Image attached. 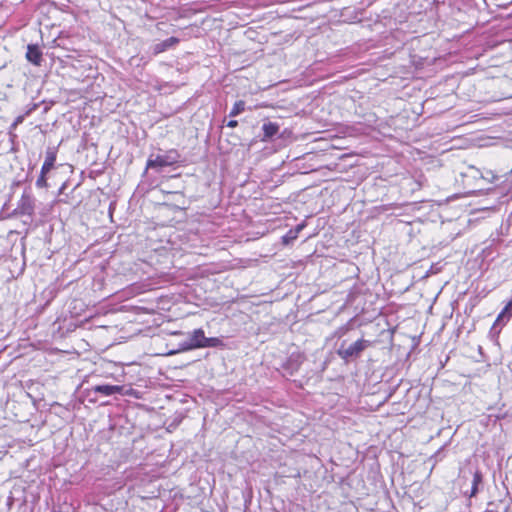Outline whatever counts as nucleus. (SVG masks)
I'll return each instance as SVG.
<instances>
[{
	"label": "nucleus",
	"instance_id": "nucleus-13",
	"mask_svg": "<svg viewBox=\"0 0 512 512\" xmlns=\"http://www.w3.org/2000/svg\"><path fill=\"white\" fill-rule=\"evenodd\" d=\"M297 231H292V229H290L284 236H283V242L285 244H289L290 242L294 241L295 239H297Z\"/></svg>",
	"mask_w": 512,
	"mask_h": 512
},
{
	"label": "nucleus",
	"instance_id": "nucleus-8",
	"mask_svg": "<svg viewBox=\"0 0 512 512\" xmlns=\"http://www.w3.org/2000/svg\"><path fill=\"white\" fill-rule=\"evenodd\" d=\"M178 43H179L178 38L169 37V38L153 45V47H152L153 54L158 55V54L166 51L167 49L175 46Z\"/></svg>",
	"mask_w": 512,
	"mask_h": 512
},
{
	"label": "nucleus",
	"instance_id": "nucleus-1",
	"mask_svg": "<svg viewBox=\"0 0 512 512\" xmlns=\"http://www.w3.org/2000/svg\"><path fill=\"white\" fill-rule=\"evenodd\" d=\"M180 155L177 150L171 149L166 151L164 154H158L156 156L151 155L146 163V169H156L159 171L164 167H169L179 162Z\"/></svg>",
	"mask_w": 512,
	"mask_h": 512
},
{
	"label": "nucleus",
	"instance_id": "nucleus-16",
	"mask_svg": "<svg viewBox=\"0 0 512 512\" xmlns=\"http://www.w3.org/2000/svg\"><path fill=\"white\" fill-rule=\"evenodd\" d=\"M304 228V224H299L297 225L294 229H292V231H297V235L299 234V232Z\"/></svg>",
	"mask_w": 512,
	"mask_h": 512
},
{
	"label": "nucleus",
	"instance_id": "nucleus-14",
	"mask_svg": "<svg viewBox=\"0 0 512 512\" xmlns=\"http://www.w3.org/2000/svg\"><path fill=\"white\" fill-rule=\"evenodd\" d=\"M46 175L47 174H42V171L40 172V175H39L38 179L36 180L37 188H47L48 187Z\"/></svg>",
	"mask_w": 512,
	"mask_h": 512
},
{
	"label": "nucleus",
	"instance_id": "nucleus-7",
	"mask_svg": "<svg viewBox=\"0 0 512 512\" xmlns=\"http://www.w3.org/2000/svg\"><path fill=\"white\" fill-rule=\"evenodd\" d=\"M512 317V299L507 303V305L502 309L496 318L492 329H495L497 326L505 325Z\"/></svg>",
	"mask_w": 512,
	"mask_h": 512
},
{
	"label": "nucleus",
	"instance_id": "nucleus-3",
	"mask_svg": "<svg viewBox=\"0 0 512 512\" xmlns=\"http://www.w3.org/2000/svg\"><path fill=\"white\" fill-rule=\"evenodd\" d=\"M369 345L370 341L365 339H359L348 346L343 342L337 353L343 360L349 361L350 359L358 358Z\"/></svg>",
	"mask_w": 512,
	"mask_h": 512
},
{
	"label": "nucleus",
	"instance_id": "nucleus-4",
	"mask_svg": "<svg viewBox=\"0 0 512 512\" xmlns=\"http://www.w3.org/2000/svg\"><path fill=\"white\" fill-rule=\"evenodd\" d=\"M91 391L96 394H101L103 396H111L114 394H121L123 391V386L119 385H110V384H101L95 385L91 388Z\"/></svg>",
	"mask_w": 512,
	"mask_h": 512
},
{
	"label": "nucleus",
	"instance_id": "nucleus-5",
	"mask_svg": "<svg viewBox=\"0 0 512 512\" xmlns=\"http://www.w3.org/2000/svg\"><path fill=\"white\" fill-rule=\"evenodd\" d=\"M57 151L54 147H48L45 153V160L41 167L42 174L50 172L56 162Z\"/></svg>",
	"mask_w": 512,
	"mask_h": 512
},
{
	"label": "nucleus",
	"instance_id": "nucleus-11",
	"mask_svg": "<svg viewBox=\"0 0 512 512\" xmlns=\"http://www.w3.org/2000/svg\"><path fill=\"white\" fill-rule=\"evenodd\" d=\"M482 483V474L480 471H475L473 474L472 487L469 497H475L479 491V485Z\"/></svg>",
	"mask_w": 512,
	"mask_h": 512
},
{
	"label": "nucleus",
	"instance_id": "nucleus-15",
	"mask_svg": "<svg viewBox=\"0 0 512 512\" xmlns=\"http://www.w3.org/2000/svg\"><path fill=\"white\" fill-rule=\"evenodd\" d=\"M238 125V121L236 120H230L226 123V127L234 128Z\"/></svg>",
	"mask_w": 512,
	"mask_h": 512
},
{
	"label": "nucleus",
	"instance_id": "nucleus-12",
	"mask_svg": "<svg viewBox=\"0 0 512 512\" xmlns=\"http://www.w3.org/2000/svg\"><path fill=\"white\" fill-rule=\"evenodd\" d=\"M245 110V102L242 100L237 101L230 111V117H235Z\"/></svg>",
	"mask_w": 512,
	"mask_h": 512
},
{
	"label": "nucleus",
	"instance_id": "nucleus-10",
	"mask_svg": "<svg viewBox=\"0 0 512 512\" xmlns=\"http://www.w3.org/2000/svg\"><path fill=\"white\" fill-rule=\"evenodd\" d=\"M262 130L264 133V137L270 139L278 133L279 126L276 123L268 122L263 124Z\"/></svg>",
	"mask_w": 512,
	"mask_h": 512
},
{
	"label": "nucleus",
	"instance_id": "nucleus-2",
	"mask_svg": "<svg viewBox=\"0 0 512 512\" xmlns=\"http://www.w3.org/2000/svg\"><path fill=\"white\" fill-rule=\"evenodd\" d=\"M219 340L217 338H208L202 329H196L188 334L187 340L181 344L182 350H191L199 347L215 346Z\"/></svg>",
	"mask_w": 512,
	"mask_h": 512
},
{
	"label": "nucleus",
	"instance_id": "nucleus-17",
	"mask_svg": "<svg viewBox=\"0 0 512 512\" xmlns=\"http://www.w3.org/2000/svg\"><path fill=\"white\" fill-rule=\"evenodd\" d=\"M65 186H66L65 184H63V185H62V187H61V188H60V190H59V193H62V192L64 191Z\"/></svg>",
	"mask_w": 512,
	"mask_h": 512
},
{
	"label": "nucleus",
	"instance_id": "nucleus-6",
	"mask_svg": "<svg viewBox=\"0 0 512 512\" xmlns=\"http://www.w3.org/2000/svg\"><path fill=\"white\" fill-rule=\"evenodd\" d=\"M26 59L34 64L39 66L42 61V51L39 46L36 44H29L27 46Z\"/></svg>",
	"mask_w": 512,
	"mask_h": 512
},
{
	"label": "nucleus",
	"instance_id": "nucleus-9",
	"mask_svg": "<svg viewBox=\"0 0 512 512\" xmlns=\"http://www.w3.org/2000/svg\"><path fill=\"white\" fill-rule=\"evenodd\" d=\"M19 208L22 214L32 215L34 212V199L29 195H23Z\"/></svg>",
	"mask_w": 512,
	"mask_h": 512
}]
</instances>
